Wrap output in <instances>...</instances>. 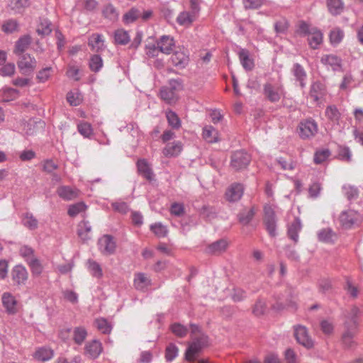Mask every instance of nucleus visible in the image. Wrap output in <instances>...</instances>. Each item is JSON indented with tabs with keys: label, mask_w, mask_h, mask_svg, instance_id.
I'll return each instance as SVG.
<instances>
[{
	"label": "nucleus",
	"mask_w": 363,
	"mask_h": 363,
	"mask_svg": "<svg viewBox=\"0 0 363 363\" xmlns=\"http://www.w3.org/2000/svg\"><path fill=\"white\" fill-rule=\"evenodd\" d=\"M191 342L185 352V359L190 362H194L201 350L208 345V337L200 332L199 327L196 325H191Z\"/></svg>",
	"instance_id": "obj_1"
},
{
	"label": "nucleus",
	"mask_w": 363,
	"mask_h": 363,
	"mask_svg": "<svg viewBox=\"0 0 363 363\" xmlns=\"http://www.w3.org/2000/svg\"><path fill=\"white\" fill-rule=\"evenodd\" d=\"M357 313L358 309L353 308L351 317L345 323V330L342 335V342L347 348H352L355 345L354 337L358 332V323L356 318Z\"/></svg>",
	"instance_id": "obj_2"
},
{
	"label": "nucleus",
	"mask_w": 363,
	"mask_h": 363,
	"mask_svg": "<svg viewBox=\"0 0 363 363\" xmlns=\"http://www.w3.org/2000/svg\"><path fill=\"white\" fill-rule=\"evenodd\" d=\"M297 32L300 35H308V44L313 49H317L323 42V33L305 22L298 23Z\"/></svg>",
	"instance_id": "obj_3"
},
{
	"label": "nucleus",
	"mask_w": 363,
	"mask_h": 363,
	"mask_svg": "<svg viewBox=\"0 0 363 363\" xmlns=\"http://www.w3.org/2000/svg\"><path fill=\"white\" fill-rule=\"evenodd\" d=\"M175 46V43L172 37L169 35H162L156 42V45L152 47H148L147 55L150 57H156L158 52L165 55H169Z\"/></svg>",
	"instance_id": "obj_4"
},
{
	"label": "nucleus",
	"mask_w": 363,
	"mask_h": 363,
	"mask_svg": "<svg viewBox=\"0 0 363 363\" xmlns=\"http://www.w3.org/2000/svg\"><path fill=\"white\" fill-rule=\"evenodd\" d=\"M263 223L270 236H276L277 220L274 208L269 204L264 206Z\"/></svg>",
	"instance_id": "obj_5"
},
{
	"label": "nucleus",
	"mask_w": 363,
	"mask_h": 363,
	"mask_svg": "<svg viewBox=\"0 0 363 363\" xmlns=\"http://www.w3.org/2000/svg\"><path fill=\"white\" fill-rule=\"evenodd\" d=\"M1 303L6 312L9 315H14L18 311V301L11 292L6 291L2 294Z\"/></svg>",
	"instance_id": "obj_6"
},
{
	"label": "nucleus",
	"mask_w": 363,
	"mask_h": 363,
	"mask_svg": "<svg viewBox=\"0 0 363 363\" xmlns=\"http://www.w3.org/2000/svg\"><path fill=\"white\" fill-rule=\"evenodd\" d=\"M294 337L296 341L303 347L310 349L313 347V342L308 335L307 328L303 325H295Z\"/></svg>",
	"instance_id": "obj_7"
},
{
	"label": "nucleus",
	"mask_w": 363,
	"mask_h": 363,
	"mask_svg": "<svg viewBox=\"0 0 363 363\" xmlns=\"http://www.w3.org/2000/svg\"><path fill=\"white\" fill-rule=\"evenodd\" d=\"M318 132V125L313 120H306L301 122L298 125V133L299 136L303 138H309L315 135Z\"/></svg>",
	"instance_id": "obj_8"
},
{
	"label": "nucleus",
	"mask_w": 363,
	"mask_h": 363,
	"mask_svg": "<svg viewBox=\"0 0 363 363\" xmlns=\"http://www.w3.org/2000/svg\"><path fill=\"white\" fill-rule=\"evenodd\" d=\"M341 225L345 228H350L361 220L360 215L355 211L348 210L342 212L339 218Z\"/></svg>",
	"instance_id": "obj_9"
},
{
	"label": "nucleus",
	"mask_w": 363,
	"mask_h": 363,
	"mask_svg": "<svg viewBox=\"0 0 363 363\" xmlns=\"http://www.w3.org/2000/svg\"><path fill=\"white\" fill-rule=\"evenodd\" d=\"M18 67L20 72L25 75L31 74L35 69L37 62L30 55H24L18 61Z\"/></svg>",
	"instance_id": "obj_10"
},
{
	"label": "nucleus",
	"mask_w": 363,
	"mask_h": 363,
	"mask_svg": "<svg viewBox=\"0 0 363 363\" xmlns=\"http://www.w3.org/2000/svg\"><path fill=\"white\" fill-rule=\"evenodd\" d=\"M250 162V156L244 151H236L231 158V165L236 169L246 167Z\"/></svg>",
	"instance_id": "obj_11"
},
{
	"label": "nucleus",
	"mask_w": 363,
	"mask_h": 363,
	"mask_svg": "<svg viewBox=\"0 0 363 363\" xmlns=\"http://www.w3.org/2000/svg\"><path fill=\"white\" fill-rule=\"evenodd\" d=\"M116 242L113 240V238L110 235H105L99 240V250L104 255L113 254L116 250Z\"/></svg>",
	"instance_id": "obj_12"
},
{
	"label": "nucleus",
	"mask_w": 363,
	"mask_h": 363,
	"mask_svg": "<svg viewBox=\"0 0 363 363\" xmlns=\"http://www.w3.org/2000/svg\"><path fill=\"white\" fill-rule=\"evenodd\" d=\"M151 284V279L146 274L143 272L135 274L133 279V286L136 290L145 292L148 290Z\"/></svg>",
	"instance_id": "obj_13"
},
{
	"label": "nucleus",
	"mask_w": 363,
	"mask_h": 363,
	"mask_svg": "<svg viewBox=\"0 0 363 363\" xmlns=\"http://www.w3.org/2000/svg\"><path fill=\"white\" fill-rule=\"evenodd\" d=\"M102 351V344L97 340H92L87 342L84 347V354L91 359L97 358Z\"/></svg>",
	"instance_id": "obj_14"
},
{
	"label": "nucleus",
	"mask_w": 363,
	"mask_h": 363,
	"mask_svg": "<svg viewBox=\"0 0 363 363\" xmlns=\"http://www.w3.org/2000/svg\"><path fill=\"white\" fill-rule=\"evenodd\" d=\"M11 278L17 285L25 284L28 278L26 269L22 265L15 266L11 271Z\"/></svg>",
	"instance_id": "obj_15"
},
{
	"label": "nucleus",
	"mask_w": 363,
	"mask_h": 363,
	"mask_svg": "<svg viewBox=\"0 0 363 363\" xmlns=\"http://www.w3.org/2000/svg\"><path fill=\"white\" fill-rule=\"evenodd\" d=\"M264 93L270 101L277 102L282 95V90L281 86L278 85L267 83L264 85Z\"/></svg>",
	"instance_id": "obj_16"
},
{
	"label": "nucleus",
	"mask_w": 363,
	"mask_h": 363,
	"mask_svg": "<svg viewBox=\"0 0 363 363\" xmlns=\"http://www.w3.org/2000/svg\"><path fill=\"white\" fill-rule=\"evenodd\" d=\"M57 194L63 200L70 201L79 196V191L69 186H60L57 189Z\"/></svg>",
	"instance_id": "obj_17"
},
{
	"label": "nucleus",
	"mask_w": 363,
	"mask_h": 363,
	"mask_svg": "<svg viewBox=\"0 0 363 363\" xmlns=\"http://www.w3.org/2000/svg\"><path fill=\"white\" fill-rule=\"evenodd\" d=\"M243 194V186L240 184H232L225 192V198L229 201H237Z\"/></svg>",
	"instance_id": "obj_18"
},
{
	"label": "nucleus",
	"mask_w": 363,
	"mask_h": 363,
	"mask_svg": "<svg viewBox=\"0 0 363 363\" xmlns=\"http://www.w3.org/2000/svg\"><path fill=\"white\" fill-rule=\"evenodd\" d=\"M138 171L140 175L148 181L154 179L152 168L147 161L145 159H140L137 162Z\"/></svg>",
	"instance_id": "obj_19"
},
{
	"label": "nucleus",
	"mask_w": 363,
	"mask_h": 363,
	"mask_svg": "<svg viewBox=\"0 0 363 363\" xmlns=\"http://www.w3.org/2000/svg\"><path fill=\"white\" fill-rule=\"evenodd\" d=\"M183 145L179 141H174L168 143L162 150V153L165 157H174L178 156L182 151Z\"/></svg>",
	"instance_id": "obj_20"
},
{
	"label": "nucleus",
	"mask_w": 363,
	"mask_h": 363,
	"mask_svg": "<svg viewBox=\"0 0 363 363\" xmlns=\"http://www.w3.org/2000/svg\"><path fill=\"white\" fill-rule=\"evenodd\" d=\"M320 62L323 65L330 67L334 71L341 67V59L333 54L323 55Z\"/></svg>",
	"instance_id": "obj_21"
},
{
	"label": "nucleus",
	"mask_w": 363,
	"mask_h": 363,
	"mask_svg": "<svg viewBox=\"0 0 363 363\" xmlns=\"http://www.w3.org/2000/svg\"><path fill=\"white\" fill-rule=\"evenodd\" d=\"M228 247V242L226 240H219L206 247V252L212 255H220L224 252Z\"/></svg>",
	"instance_id": "obj_22"
},
{
	"label": "nucleus",
	"mask_w": 363,
	"mask_h": 363,
	"mask_svg": "<svg viewBox=\"0 0 363 363\" xmlns=\"http://www.w3.org/2000/svg\"><path fill=\"white\" fill-rule=\"evenodd\" d=\"M172 64L180 68L185 67L189 63V55L186 51H177L171 57Z\"/></svg>",
	"instance_id": "obj_23"
},
{
	"label": "nucleus",
	"mask_w": 363,
	"mask_h": 363,
	"mask_svg": "<svg viewBox=\"0 0 363 363\" xmlns=\"http://www.w3.org/2000/svg\"><path fill=\"white\" fill-rule=\"evenodd\" d=\"M203 138L210 143H215L220 140L218 131L212 125H206L203 128Z\"/></svg>",
	"instance_id": "obj_24"
},
{
	"label": "nucleus",
	"mask_w": 363,
	"mask_h": 363,
	"mask_svg": "<svg viewBox=\"0 0 363 363\" xmlns=\"http://www.w3.org/2000/svg\"><path fill=\"white\" fill-rule=\"evenodd\" d=\"M160 96L162 100L169 104H175L179 99L173 88L163 87L160 90Z\"/></svg>",
	"instance_id": "obj_25"
},
{
	"label": "nucleus",
	"mask_w": 363,
	"mask_h": 363,
	"mask_svg": "<svg viewBox=\"0 0 363 363\" xmlns=\"http://www.w3.org/2000/svg\"><path fill=\"white\" fill-rule=\"evenodd\" d=\"M77 235L85 242L91 238V227L87 221H81L77 225Z\"/></svg>",
	"instance_id": "obj_26"
},
{
	"label": "nucleus",
	"mask_w": 363,
	"mask_h": 363,
	"mask_svg": "<svg viewBox=\"0 0 363 363\" xmlns=\"http://www.w3.org/2000/svg\"><path fill=\"white\" fill-rule=\"evenodd\" d=\"M238 56L240 63L244 69L246 70H252L254 68V61L250 57L248 50L245 49H240L238 52Z\"/></svg>",
	"instance_id": "obj_27"
},
{
	"label": "nucleus",
	"mask_w": 363,
	"mask_h": 363,
	"mask_svg": "<svg viewBox=\"0 0 363 363\" xmlns=\"http://www.w3.org/2000/svg\"><path fill=\"white\" fill-rule=\"evenodd\" d=\"M325 94V86L320 82L312 84L310 91V98L315 102H318Z\"/></svg>",
	"instance_id": "obj_28"
},
{
	"label": "nucleus",
	"mask_w": 363,
	"mask_h": 363,
	"mask_svg": "<svg viewBox=\"0 0 363 363\" xmlns=\"http://www.w3.org/2000/svg\"><path fill=\"white\" fill-rule=\"evenodd\" d=\"M302 225L298 218H296L288 228V235L294 242L298 240V233L301 230Z\"/></svg>",
	"instance_id": "obj_29"
},
{
	"label": "nucleus",
	"mask_w": 363,
	"mask_h": 363,
	"mask_svg": "<svg viewBox=\"0 0 363 363\" xmlns=\"http://www.w3.org/2000/svg\"><path fill=\"white\" fill-rule=\"evenodd\" d=\"M44 126V123L41 121L35 122L30 120L28 122L23 124V130L25 133L31 135L35 134L39 129H42Z\"/></svg>",
	"instance_id": "obj_30"
},
{
	"label": "nucleus",
	"mask_w": 363,
	"mask_h": 363,
	"mask_svg": "<svg viewBox=\"0 0 363 363\" xmlns=\"http://www.w3.org/2000/svg\"><path fill=\"white\" fill-rule=\"evenodd\" d=\"M196 16L192 12L184 11L177 16V21L180 26L189 27L195 21Z\"/></svg>",
	"instance_id": "obj_31"
},
{
	"label": "nucleus",
	"mask_w": 363,
	"mask_h": 363,
	"mask_svg": "<svg viewBox=\"0 0 363 363\" xmlns=\"http://www.w3.org/2000/svg\"><path fill=\"white\" fill-rule=\"evenodd\" d=\"M104 40L101 35L93 34L89 39V45L94 51H99L104 48Z\"/></svg>",
	"instance_id": "obj_32"
},
{
	"label": "nucleus",
	"mask_w": 363,
	"mask_h": 363,
	"mask_svg": "<svg viewBox=\"0 0 363 363\" xmlns=\"http://www.w3.org/2000/svg\"><path fill=\"white\" fill-rule=\"evenodd\" d=\"M53 357V351L50 348L40 347L36 350L34 358L38 361L45 362Z\"/></svg>",
	"instance_id": "obj_33"
},
{
	"label": "nucleus",
	"mask_w": 363,
	"mask_h": 363,
	"mask_svg": "<svg viewBox=\"0 0 363 363\" xmlns=\"http://www.w3.org/2000/svg\"><path fill=\"white\" fill-rule=\"evenodd\" d=\"M329 11L333 15H337L342 13L344 9L342 0H326Z\"/></svg>",
	"instance_id": "obj_34"
},
{
	"label": "nucleus",
	"mask_w": 363,
	"mask_h": 363,
	"mask_svg": "<svg viewBox=\"0 0 363 363\" xmlns=\"http://www.w3.org/2000/svg\"><path fill=\"white\" fill-rule=\"evenodd\" d=\"M36 30L40 35H48L52 30L51 22L46 18L40 19Z\"/></svg>",
	"instance_id": "obj_35"
},
{
	"label": "nucleus",
	"mask_w": 363,
	"mask_h": 363,
	"mask_svg": "<svg viewBox=\"0 0 363 363\" xmlns=\"http://www.w3.org/2000/svg\"><path fill=\"white\" fill-rule=\"evenodd\" d=\"M1 97L4 101H11L18 97V91L13 88L5 87L1 90Z\"/></svg>",
	"instance_id": "obj_36"
},
{
	"label": "nucleus",
	"mask_w": 363,
	"mask_h": 363,
	"mask_svg": "<svg viewBox=\"0 0 363 363\" xmlns=\"http://www.w3.org/2000/svg\"><path fill=\"white\" fill-rule=\"evenodd\" d=\"M74 342L80 345H82L87 336L86 330L83 327H76L73 330Z\"/></svg>",
	"instance_id": "obj_37"
},
{
	"label": "nucleus",
	"mask_w": 363,
	"mask_h": 363,
	"mask_svg": "<svg viewBox=\"0 0 363 363\" xmlns=\"http://www.w3.org/2000/svg\"><path fill=\"white\" fill-rule=\"evenodd\" d=\"M103 16L111 21H116L118 17V12L111 4H106L102 10Z\"/></svg>",
	"instance_id": "obj_38"
},
{
	"label": "nucleus",
	"mask_w": 363,
	"mask_h": 363,
	"mask_svg": "<svg viewBox=\"0 0 363 363\" xmlns=\"http://www.w3.org/2000/svg\"><path fill=\"white\" fill-rule=\"evenodd\" d=\"M94 325L102 333L108 334L111 333L112 327L105 318H97L94 321Z\"/></svg>",
	"instance_id": "obj_39"
},
{
	"label": "nucleus",
	"mask_w": 363,
	"mask_h": 363,
	"mask_svg": "<svg viewBox=\"0 0 363 363\" xmlns=\"http://www.w3.org/2000/svg\"><path fill=\"white\" fill-rule=\"evenodd\" d=\"M22 222L23 225L30 230H35L38 228V220L33 216V214L29 213H27L23 216Z\"/></svg>",
	"instance_id": "obj_40"
},
{
	"label": "nucleus",
	"mask_w": 363,
	"mask_h": 363,
	"mask_svg": "<svg viewBox=\"0 0 363 363\" xmlns=\"http://www.w3.org/2000/svg\"><path fill=\"white\" fill-rule=\"evenodd\" d=\"M87 267L92 276L96 278H101L103 276L102 268L99 263L94 260H89Z\"/></svg>",
	"instance_id": "obj_41"
},
{
	"label": "nucleus",
	"mask_w": 363,
	"mask_h": 363,
	"mask_svg": "<svg viewBox=\"0 0 363 363\" xmlns=\"http://www.w3.org/2000/svg\"><path fill=\"white\" fill-rule=\"evenodd\" d=\"M330 155V151L328 149L318 150L314 154L313 161L317 164H321L326 161Z\"/></svg>",
	"instance_id": "obj_42"
},
{
	"label": "nucleus",
	"mask_w": 363,
	"mask_h": 363,
	"mask_svg": "<svg viewBox=\"0 0 363 363\" xmlns=\"http://www.w3.org/2000/svg\"><path fill=\"white\" fill-rule=\"evenodd\" d=\"M30 43V38L29 36H23L21 38L16 44L14 52L16 54H20L26 50Z\"/></svg>",
	"instance_id": "obj_43"
},
{
	"label": "nucleus",
	"mask_w": 363,
	"mask_h": 363,
	"mask_svg": "<svg viewBox=\"0 0 363 363\" xmlns=\"http://www.w3.org/2000/svg\"><path fill=\"white\" fill-rule=\"evenodd\" d=\"M150 230L158 238H163L167 235V227L161 223H155L150 225Z\"/></svg>",
	"instance_id": "obj_44"
},
{
	"label": "nucleus",
	"mask_w": 363,
	"mask_h": 363,
	"mask_svg": "<svg viewBox=\"0 0 363 363\" xmlns=\"http://www.w3.org/2000/svg\"><path fill=\"white\" fill-rule=\"evenodd\" d=\"M86 208V206L82 203H77L69 206L67 213L71 217H75L79 213L84 212Z\"/></svg>",
	"instance_id": "obj_45"
},
{
	"label": "nucleus",
	"mask_w": 363,
	"mask_h": 363,
	"mask_svg": "<svg viewBox=\"0 0 363 363\" xmlns=\"http://www.w3.org/2000/svg\"><path fill=\"white\" fill-rule=\"evenodd\" d=\"M141 16L140 12L137 9L133 8L123 16L125 23H131L136 21Z\"/></svg>",
	"instance_id": "obj_46"
},
{
	"label": "nucleus",
	"mask_w": 363,
	"mask_h": 363,
	"mask_svg": "<svg viewBox=\"0 0 363 363\" xmlns=\"http://www.w3.org/2000/svg\"><path fill=\"white\" fill-rule=\"evenodd\" d=\"M330 41L333 45L339 44L344 38V33L340 28H334L330 33Z\"/></svg>",
	"instance_id": "obj_47"
},
{
	"label": "nucleus",
	"mask_w": 363,
	"mask_h": 363,
	"mask_svg": "<svg viewBox=\"0 0 363 363\" xmlns=\"http://www.w3.org/2000/svg\"><path fill=\"white\" fill-rule=\"evenodd\" d=\"M169 125L173 128L178 129L181 126V121L178 116L173 111H169L166 113Z\"/></svg>",
	"instance_id": "obj_48"
},
{
	"label": "nucleus",
	"mask_w": 363,
	"mask_h": 363,
	"mask_svg": "<svg viewBox=\"0 0 363 363\" xmlns=\"http://www.w3.org/2000/svg\"><path fill=\"white\" fill-rule=\"evenodd\" d=\"M114 38L116 43L121 45H125L130 41V36L124 30H117Z\"/></svg>",
	"instance_id": "obj_49"
},
{
	"label": "nucleus",
	"mask_w": 363,
	"mask_h": 363,
	"mask_svg": "<svg viewBox=\"0 0 363 363\" xmlns=\"http://www.w3.org/2000/svg\"><path fill=\"white\" fill-rule=\"evenodd\" d=\"M29 0H10L9 1V6L11 9L18 12L29 6Z\"/></svg>",
	"instance_id": "obj_50"
},
{
	"label": "nucleus",
	"mask_w": 363,
	"mask_h": 363,
	"mask_svg": "<svg viewBox=\"0 0 363 363\" xmlns=\"http://www.w3.org/2000/svg\"><path fill=\"white\" fill-rule=\"evenodd\" d=\"M52 74V67H46L44 68L38 72L36 76V79L38 82L40 83H44L47 82L50 77H51Z\"/></svg>",
	"instance_id": "obj_51"
},
{
	"label": "nucleus",
	"mask_w": 363,
	"mask_h": 363,
	"mask_svg": "<svg viewBox=\"0 0 363 363\" xmlns=\"http://www.w3.org/2000/svg\"><path fill=\"white\" fill-rule=\"evenodd\" d=\"M78 131L85 138L90 137L93 133V130L90 123L82 122L77 125Z\"/></svg>",
	"instance_id": "obj_52"
},
{
	"label": "nucleus",
	"mask_w": 363,
	"mask_h": 363,
	"mask_svg": "<svg viewBox=\"0 0 363 363\" xmlns=\"http://www.w3.org/2000/svg\"><path fill=\"white\" fill-rule=\"evenodd\" d=\"M67 100L72 106H78L80 104L82 98L79 92L70 91L67 95Z\"/></svg>",
	"instance_id": "obj_53"
},
{
	"label": "nucleus",
	"mask_w": 363,
	"mask_h": 363,
	"mask_svg": "<svg viewBox=\"0 0 363 363\" xmlns=\"http://www.w3.org/2000/svg\"><path fill=\"white\" fill-rule=\"evenodd\" d=\"M318 238L325 242H334L336 235L330 230H323L318 233Z\"/></svg>",
	"instance_id": "obj_54"
},
{
	"label": "nucleus",
	"mask_w": 363,
	"mask_h": 363,
	"mask_svg": "<svg viewBox=\"0 0 363 363\" xmlns=\"http://www.w3.org/2000/svg\"><path fill=\"white\" fill-rule=\"evenodd\" d=\"M294 72L296 79L300 82L301 86H304L305 84L303 82L306 79V74L303 68L301 65L296 64L294 65Z\"/></svg>",
	"instance_id": "obj_55"
},
{
	"label": "nucleus",
	"mask_w": 363,
	"mask_h": 363,
	"mask_svg": "<svg viewBox=\"0 0 363 363\" xmlns=\"http://www.w3.org/2000/svg\"><path fill=\"white\" fill-rule=\"evenodd\" d=\"M172 332L179 337H183L186 335L188 330L184 325L179 323H174L171 325Z\"/></svg>",
	"instance_id": "obj_56"
},
{
	"label": "nucleus",
	"mask_w": 363,
	"mask_h": 363,
	"mask_svg": "<svg viewBox=\"0 0 363 363\" xmlns=\"http://www.w3.org/2000/svg\"><path fill=\"white\" fill-rule=\"evenodd\" d=\"M103 66V61L99 55L91 57L89 62L90 69L94 72H98Z\"/></svg>",
	"instance_id": "obj_57"
},
{
	"label": "nucleus",
	"mask_w": 363,
	"mask_h": 363,
	"mask_svg": "<svg viewBox=\"0 0 363 363\" xmlns=\"http://www.w3.org/2000/svg\"><path fill=\"white\" fill-rule=\"evenodd\" d=\"M179 350L174 344H169L166 348L165 358L168 361L173 360L178 355Z\"/></svg>",
	"instance_id": "obj_58"
},
{
	"label": "nucleus",
	"mask_w": 363,
	"mask_h": 363,
	"mask_svg": "<svg viewBox=\"0 0 363 363\" xmlns=\"http://www.w3.org/2000/svg\"><path fill=\"white\" fill-rule=\"evenodd\" d=\"M28 264L30 267L33 274L39 275L42 273L43 267L38 259L33 258Z\"/></svg>",
	"instance_id": "obj_59"
},
{
	"label": "nucleus",
	"mask_w": 363,
	"mask_h": 363,
	"mask_svg": "<svg viewBox=\"0 0 363 363\" xmlns=\"http://www.w3.org/2000/svg\"><path fill=\"white\" fill-rule=\"evenodd\" d=\"M33 250L28 246H22L20 248V254L21 255L26 259L27 262H28L30 259L35 258L33 255Z\"/></svg>",
	"instance_id": "obj_60"
},
{
	"label": "nucleus",
	"mask_w": 363,
	"mask_h": 363,
	"mask_svg": "<svg viewBox=\"0 0 363 363\" xmlns=\"http://www.w3.org/2000/svg\"><path fill=\"white\" fill-rule=\"evenodd\" d=\"M245 9H256L264 4V0H242Z\"/></svg>",
	"instance_id": "obj_61"
},
{
	"label": "nucleus",
	"mask_w": 363,
	"mask_h": 363,
	"mask_svg": "<svg viewBox=\"0 0 363 363\" xmlns=\"http://www.w3.org/2000/svg\"><path fill=\"white\" fill-rule=\"evenodd\" d=\"M326 116L332 121H337L339 118L340 113L335 106H328L325 111Z\"/></svg>",
	"instance_id": "obj_62"
},
{
	"label": "nucleus",
	"mask_w": 363,
	"mask_h": 363,
	"mask_svg": "<svg viewBox=\"0 0 363 363\" xmlns=\"http://www.w3.org/2000/svg\"><path fill=\"white\" fill-rule=\"evenodd\" d=\"M17 23L15 21H8L5 22L2 26V30L4 32L7 33H11L17 30Z\"/></svg>",
	"instance_id": "obj_63"
},
{
	"label": "nucleus",
	"mask_w": 363,
	"mask_h": 363,
	"mask_svg": "<svg viewBox=\"0 0 363 363\" xmlns=\"http://www.w3.org/2000/svg\"><path fill=\"white\" fill-rule=\"evenodd\" d=\"M15 65L13 63H8L5 65L0 69V74L2 76H11L15 72Z\"/></svg>",
	"instance_id": "obj_64"
}]
</instances>
